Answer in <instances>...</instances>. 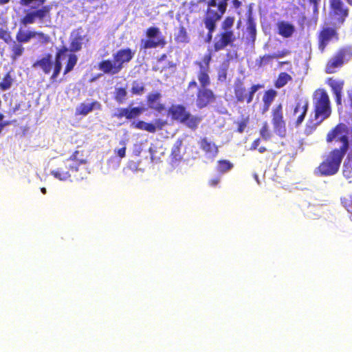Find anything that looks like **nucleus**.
I'll return each mask as SVG.
<instances>
[{
  "instance_id": "f3484780",
  "label": "nucleus",
  "mask_w": 352,
  "mask_h": 352,
  "mask_svg": "<svg viewBox=\"0 0 352 352\" xmlns=\"http://www.w3.org/2000/svg\"><path fill=\"white\" fill-rule=\"evenodd\" d=\"M329 6L331 11L340 22L343 23L349 16V8L342 0H329Z\"/></svg>"
},
{
  "instance_id": "bb28decb",
  "label": "nucleus",
  "mask_w": 352,
  "mask_h": 352,
  "mask_svg": "<svg viewBox=\"0 0 352 352\" xmlns=\"http://www.w3.org/2000/svg\"><path fill=\"white\" fill-rule=\"evenodd\" d=\"M23 44V43L16 40L12 41V44L9 46L10 57L12 61L16 60L24 54L25 48Z\"/></svg>"
},
{
  "instance_id": "1a4fd4ad",
  "label": "nucleus",
  "mask_w": 352,
  "mask_h": 352,
  "mask_svg": "<svg viewBox=\"0 0 352 352\" xmlns=\"http://www.w3.org/2000/svg\"><path fill=\"white\" fill-rule=\"evenodd\" d=\"M352 58V48L344 47L338 49L331 56L325 65V72L329 74L336 73L345 63Z\"/></svg>"
},
{
  "instance_id": "c9c22d12",
  "label": "nucleus",
  "mask_w": 352,
  "mask_h": 352,
  "mask_svg": "<svg viewBox=\"0 0 352 352\" xmlns=\"http://www.w3.org/2000/svg\"><path fill=\"white\" fill-rule=\"evenodd\" d=\"M127 91L124 87L116 88L114 92V99L118 103H123L126 100Z\"/></svg>"
},
{
  "instance_id": "20e7f679",
  "label": "nucleus",
  "mask_w": 352,
  "mask_h": 352,
  "mask_svg": "<svg viewBox=\"0 0 352 352\" xmlns=\"http://www.w3.org/2000/svg\"><path fill=\"white\" fill-rule=\"evenodd\" d=\"M68 50V48L65 45H62L56 50L54 63L52 61V54L47 53L45 54L43 57L36 60L32 64V67L40 68L45 74H50L52 70V67L54 65V70L52 74L50 76V80L52 82H54L56 80V78L62 69V56L67 52Z\"/></svg>"
},
{
  "instance_id": "c85d7f7f",
  "label": "nucleus",
  "mask_w": 352,
  "mask_h": 352,
  "mask_svg": "<svg viewBox=\"0 0 352 352\" xmlns=\"http://www.w3.org/2000/svg\"><path fill=\"white\" fill-rule=\"evenodd\" d=\"M65 161L69 163L71 166H74L76 172L78 171V167L80 165L85 164L87 162L79 151H75Z\"/></svg>"
},
{
  "instance_id": "4be33fe9",
  "label": "nucleus",
  "mask_w": 352,
  "mask_h": 352,
  "mask_svg": "<svg viewBox=\"0 0 352 352\" xmlns=\"http://www.w3.org/2000/svg\"><path fill=\"white\" fill-rule=\"evenodd\" d=\"M199 144L208 157L214 160L217 157L219 148L213 142L208 140L207 138H201Z\"/></svg>"
},
{
  "instance_id": "c756f323",
  "label": "nucleus",
  "mask_w": 352,
  "mask_h": 352,
  "mask_svg": "<svg viewBox=\"0 0 352 352\" xmlns=\"http://www.w3.org/2000/svg\"><path fill=\"white\" fill-rule=\"evenodd\" d=\"M84 36L77 32L74 36L71 39L70 50L74 52L80 51L82 49Z\"/></svg>"
},
{
  "instance_id": "5701e85b",
  "label": "nucleus",
  "mask_w": 352,
  "mask_h": 352,
  "mask_svg": "<svg viewBox=\"0 0 352 352\" xmlns=\"http://www.w3.org/2000/svg\"><path fill=\"white\" fill-rule=\"evenodd\" d=\"M309 108L307 100L298 101L294 109V115L299 114L295 122L296 126L300 125L305 120Z\"/></svg>"
},
{
  "instance_id": "f704fd0d",
  "label": "nucleus",
  "mask_w": 352,
  "mask_h": 352,
  "mask_svg": "<svg viewBox=\"0 0 352 352\" xmlns=\"http://www.w3.org/2000/svg\"><path fill=\"white\" fill-rule=\"evenodd\" d=\"M233 167V164L228 160H221L217 162V170L220 173H225Z\"/></svg>"
},
{
  "instance_id": "a19ab883",
  "label": "nucleus",
  "mask_w": 352,
  "mask_h": 352,
  "mask_svg": "<svg viewBox=\"0 0 352 352\" xmlns=\"http://www.w3.org/2000/svg\"><path fill=\"white\" fill-rule=\"evenodd\" d=\"M144 86L142 82L138 81H133L132 83V87L131 92L133 95H141L144 91Z\"/></svg>"
},
{
  "instance_id": "423d86ee",
  "label": "nucleus",
  "mask_w": 352,
  "mask_h": 352,
  "mask_svg": "<svg viewBox=\"0 0 352 352\" xmlns=\"http://www.w3.org/2000/svg\"><path fill=\"white\" fill-rule=\"evenodd\" d=\"M351 138L352 132L349 127L344 123L340 122L328 131L325 140L327 144H339L338 148H334L333 149L346 154L350 147Z\"/></svg>"
},
{
  "instance_id": "f257e3e1",
  "label": "nucleus",
  "mask_w": 352,
  "mask_h": 352,
  "mask_svg": "<svg viewBox=\"0 0 352 352\" xmlns=\"http://www.w3.org/2000/svg\"><path fill=\"white\" fill-rule=\"evenodd\" d=\"M210 62V54H205L201 61L195 62V65L199 67V70L196 73V76L200 86L198 87V85L195 79H192L187 86L188 89L197 88L195 104L199 109L207 107L210 104L214 103L217 99V96L214 91L208 88L211 83L209 75Z\"/></svg>"
},
{
  "instance_id": "052dcab7",
  "label": "nucleus",
  "mask_w": 352,
  "mask_h": 352,
  "mask_svg": "<svg viewBox=\"0 0 352 352\" xmlns=\"http://www.w3.org/2000/svg\"><path fill=\"white\" fill-rule=\"evenodd\" d=\"M167 58V55L166 54H162L158 58L157 62H162Z\"/></svg>"
},
{
  "instance_id": "ea45409f",
  "label": "nucleus",
  "mask_w": 352,
  "mask_h": 352,
  "mask_svg": "<svg viewBox=\"0 0 352 352\" xmlns=\"http://www.w3.org/2000/svg\"><path fill=\"white\" fill-rule=\"evenodd\" d=\"M247 31L250 36V40L254 43L256 40V24L252 19H249L248 22Z\"/></svg>"
},
{
  "instance_id": "09e8293b",
  "label": "nucleus",
  "mask_w": 352,
  "mask_h": 352,
  "mask_svg": "<svg viewBox=\"0 0 352 352\" xmlns=\"http://www.w3.org/2000/svg\"><path fill=\"white\" fill-rule=\"evenodd\" d=\"M227 78V72L225 69H221L218 72L217 79L219 81L224 82Z\"/></svg>"
},
{
  "instance_id": "680f3d73",
  "label": "nucleus",
  "mask_w": 352,
  "mask_h": 352,
  "mask_svg": "<svg viewBox=\"0 0 352 352\" xmlns=\"http://www.w3.org/2000/svg\"><path fill=\"white\" fill-rule=\"evenodd\" d=\"M257 149L260 153H263L267 151V148L265 146H261Z\"/></svg>"
},
{
  "instance_id": "0eeeda50",
  "label": "nucleus",
  "mask_w": 352,
  "mask_h": 352,
  "mask_svg": "<svg viewBox=\"0 0 352 352\" xmlns=\"http://www.w3.org/2000/svg\"><path fill=\"white\" fill-rule=\"evenodd\" d=\"M345 155L336 149H331L324 156L323 160L317 167V174L324 177L336 175L339 171Z\"/></svg>"
},
{
  "instance_id": "49530a36",
  "label": "nucleus",
  "mask_w": 352,
  "mask_h": 352,
  "mask_svg": "<svg viewBox=\"0 0 352 352\" xmlns=\"http://www.w3.org/2000/svg\"><path fill=\"white\" fill-rule=\"evenodd\" d=\"M289 54V51L287 50H282L280 52H278L277 53H274L273 54H271V56H267L268 58H278L284 57Z\"/></svg>"
},
{
  "instance_id": "b1692460",
  "label": "nucleus",
  "mask_w": 352,
  "mask_h": 352,
  "mask_svg": "<svg viewBox=\"0 0 352 352\" xmlns=\"http://www.w3.org/2000/svg\"><path fill=\"white\" fill-rule=\"evenodd\" d=\"M161 97L162 95L160 92L151 93L148 94V96H146V103L148 107L159 113H161L163 111H164V104L159 102Z\"/></svg>"
},
{
  "instance_id": "39448f33",
  "label": "nucleus",
  "mask_w": 352,
  "mask_h": 352,
  "mask_svg": "<svg viewBox=\"0 0 352 352\" xmlns=\"http://www.w3.org/2000/svg\"><path fill=\"white\" fill-rule=\"evenodd\" d=\"M312 100L314 120L316 121V125H319L331 115L332 109L330 98L324 89L319 88L314 92Z\"/></svg>"
},
{
  "instance_id": "7ed1b4c3",
  "label": "nucleus",
  "mask_w": 352,
  "mask_h": 352,
  "mask_svg": "<svg viewBox=\"0 0 352 352\" xmlns=\"http://www.w3.org/2000/svg\"><path fill=\"white\" fill-rule=\"evenodd\" d=\"M234 24V16H226L221 23V30L215 35L212 49L208 54L225 50L228 47H233L236 41V36L232 29Z\"/></svg>"
},
{
  "instance_id": "5fc2aeb1",
  "label": "nucleus",
  "mask_w": 352,
  "mask_h": 352,
  "mask_svg": "<svg viewBox=\"0 0 352 352\" xmlns=\"http://www.w3.org/2000/svg\"><path fill=\"white\" fill-rule=\"evenodd\" d=\"M219 178L215 177V178L210 179L208 182V184L210 186L214 187L219 184Z\"/></svg>"
},
{
  "instance_id": "a211bd4d",
  "label": "nucleus",
  "mask_w": 352,
  "mask_h": 352,
  "mask_svg": "<svg viewBox=\"0 0 352 352\" xmlns=\"http://www.w3.org/2000/svg\"><path fill=\"white\" fill-rule=\"evenodd\" d=\"M222 17L219 15H216L211 12L206 11V14L204 18V23L206 28L208 30L206 41L210 43L212 38V34L217 28V22Z\"/></svg>"
},
{
  "instance_id": "e2e57ef3",
  "label": "nucleus",
  "mask_w": 352,
  "mask_h": 352,
  "mask_svg": "<svg viewBox=\"0 0 352 352\" xmlns=\"http://www.w3.org/2000/svg\"><path fill=\"white\" fill-rule=\"evenodd\" d=\"M10 0H0V5H4L10 2Z\"/></svg>"
},
{
  "instance_id": "c03bdc74",
  "label": "nucleus",
  "mask_w": 352,
  "mask_h": 352,
  "mask_svg": "<svg viewBox=\"0 0 352 352\" xmlns=\"http://www.w3.org/2000/svg\"><path fill=\"white\" fill-rule=\"evenodd\" d=\"M128 108H121L118 109V111L113 114V117L117 118L118 119H121L123 117H125L127 119L128 116Z\"/></svg>"
},
{
  "instance_id": "a18cd8bd",
  "label": "nucleus",
  "mask_w": 352,
  "mask_h": 352,
  "mask_svg": "<svg viewBox=\"0 0 352 352\" xmlns=\"http://www.w3.org/2000/svg\"><path fill=\"white\" fill-rule=\"evenodd\" d=\"M267 56H271V54H265L263 56L260 57V58L256 60V65L258 67H262L272 60V58H267Z\"/></svg>"
},
{
  "instance_id": "de8ad7c7",
  "label": "nucleus",
  "mask_w": 352,
  "mask_h": 352,
  "mask_svg": "<svg viewBox=\"0 0 352 352\" xmlns=\"http://www.w3.org/2000/svg\"><path fill=\"white\" fill-rule=\"evenodd\" d=\"M34 1H38L39 5H43L46 0H20L19 3L23 6H30Z\"/></svg>"
},
{
  "instance_id": "4c0bfd02",
  "label": "nucleus",
  "mask_w": 352,
  "mask_h": 352,
  "mask_svg": "<svg viewBox=\"0 0 352 352\" xmlns=\"http://www.w3.org/2000/svg\"><path fill=\"white\" fill-rule=\"evenodd\" d=\"M260 135L265 141H268L272 138V132L267 122L263 123L262 127L260 129Z\"/></svg>"
},
{
  "instance_id": "79ce46f5",
  "label": "nucleus",
  "mask_w": 352,
  "mask_h": 352,
  "mask_svg": "<svg viewBox=\"0 0 352 352\" xmlns=\"http://www.w3.org/2000/svg\"><path fill=\"white\" fill-rule=\"evenodd\" d=\"M143 111H144V109L140 107H133L131 109L128 108L129 113H128L127 119L131 120V119L138 117L139 116H140L142 114Z\"/></svg>"
},
{
  "instance_id": "6e6552de",
  "label": "nucleus",
  "mask_w": 352,
  "mask_h": 352,
  "mask_svg": "<svg viewBox=\"0 0 352 352\" xmlns=\"http://www.w3.org/2000/svg\"><path fill=\"white\" fill-rule=\"evenodd\" d=\"M168 113L172 120L184 124L191 130L197 129L201 121V117L192 115L183 104L171 105Z\"/></svg>"
},
{
  "instance_id": "bf43d9fd",
  "label": "nucleus",
  "mask_w": 352,
  "mask_h": 352,
  "mask_svg": "<svg viewBox=\"0 0 352 352\" xmlns=\"http://www.w3.org/2000/svg\"><path fill=\"white\" fill-rule=\"evenodd\" d=\"M348 100L349 102V105L352 108V91L347 92Z\"/></svg>"
},
{
  "instance_id": "7c9ffc66",
  "label": "nucleus",
  "mask_w": 352,
  "mask_h": 352,
  "mask_svg": "<svg viewBox=\"0 0 352 352\" xmlns=\"http://www.w3.org/2000/svg\"><path fill=\"white\" fill-rule=\"evenodd\" d=\"M175 41L177 43H187L190 41L187 30L184 25H179L178 32L175 35Z\"/></svg>"
},
{
  "instance_id": "aec40b11",
  "label": "nucleus",
  "mask_w": 352,
  "mask_h": 352,
  "mask_svg": "<svg viewBox=\"0 0 352 352\" xmlns=\"http://www.w3.org/2000/svg\"><path fill=\"white\" fill-rule=\"evenodd\" d=\"M183 140L178 138L173 145L170 154V164L173 166H177L183 160L182 151Z\"/></svg>"
},
{
  "instance_id": "69168bd1",
  "label": "nucleus",
  "mask_w": 352,
  "mask_h": 352,
  "mask_svg": "<svg viewBox=\"0 0 352 352\" xmlns=\"http://www.w3.org/2000/svg\"><path fill=\"white\" fill-rule=\"evenodd\" d=\"M350 6H352V0H345Z\"/></svg>"
},
{
  "instance_id": "8fccbe9b",
  "label": "nucleus",
  "mask_w": 352,
  "mask_h": 352,
  "mask_svg": "<svg viewBox=\"0 0 352 352\" xmlns=\"http://www.w3.org/2000/svg\"><path fill=\"white\" fill-rule=\"evenodd\" d=\"M120 144H123V146L116 151H115L120 158H123L125 157L126 155V146L125 143L122 141L120 142Z\"/></svg>"
},
{
  "instance_id": "6ab92c4d",
  "label": "nucleus",
  "mask_w": 352,
  "mask_h": 352,
  "mask_svg": "<svg viewBox=\"0 0 352 352\" xmlns=\"http://www.w3.org/2000/svg\"><path fill=\"white\" fill-rule=\"evenodd\" d=\"M166 124V121H164L161 119H157L155 120V123H148L142 120H139L138 122H133L131 126L140 130H143L148 131L149 133H154L156 132L157 129L161 130L163 126Z\"/></svg>"
},
{
  "instance_id": "4d7b16f0",
  "label": "nucleus",
  "mask_w": 352,
  "mask_h": 352,
  "mask_svg": "<svg viewBox=\"0 0 352 352\" xmlns=\"http://www.w3.org/2000/svg\"><path fill=\"white\" fill-rule=\"evenodd\" d=\"M320 0H309L311 4L314 5V10L316 11L318 10V4Z\"/></svg>"
},
{
  "instance_id": "37998d69",
  "label": "nucleus",
  "mask_w": 352,
  "mask_h": 352,
  "mask_svg": "<svg viewBox=\"0 0 352 352\" xmlns=\"http://www.w3.org/2000/svg\"><path fill=\"white\" fill-rule=\"evenodd\" d=\"M0 39L3 40L6 43H9L12 40L11 32L8 29L0 27Z\"/></svg>"
},
{
  "instance_id": "338daca9",
  "label": "nucleus",
  "mask_w": 352,
  "mask_h": 352,
  "mask_svg": "<svg viewBox=\"0 0 352 352\" xmlns=\"http://www.w3.org/2000/svg\"><path fill=\"white\" fill-rule=\"evenodd\" d=\"M18 109H19V107H15V108L13 109V111H14V112H15V111H16V110H17Z\"/></svg>"
},
{
  "instance_id": "e433bc0d",
  "label": "nucleus",
  "mask_w": 352,
  "mask_h": 352,
  "mask_svg": "<svg viewBox=\"0 0 352 352\" xmlns=\"http://www.w3.org/2000/svg\"><path fill=\"white\" fill-rule=\"evenodd\" d=\"M328 85L331 87L334 94L342 92L344 82L342 81H336L332 78L328 80Z\"/></svg>"
},
{
  "instance_id": "58836bf2",
  "label": "nucleus",
  "mask_w": 352,
  "mask_h": 352,
  "mask_svg": "<svg viewBox=\"0 0 352 352\" xmlns=\"http://www.w3.org/2000/svg\"><path fill=\"white\" fill-rule=\"evenodd\" d=\"M250 122V116L242 115L241 120L238 122H236L238 127L236 131L241 133L244 131L245 129L247 127L248 124Z\"/></svg>"
},
{
  "instance_id": "2f4dec72",
  "label": "nucleus",
  "mask_w": 352,
  "mask_h": 352,
  "mask_svg": "<svg viewBox=\"0 0 352 352\" xmlns=\"http://www.w3.org/2000/svg\"><path fill=\"white\" fill-rule=\"evenodd\" d=\"M292 80V77L287 72H281L278 74L274 82L276 88L280 89L286 85L289 82Z\"/></svg>"
},
{
  "instance_id": "864d4df0",
  "label": "nucleus",
  "mask_w": 352,
  "mask_h": 352,
  "mask_svg": "<svg viewBox=\"0 0 352 352\" xmlns=\"http://www.w3.org/2000/svg\"><path fill=\"white\" fill-rule=\"evenodd\" d=\"M232 6L234 9H239L241 8L242 3L239 0H232Z\"/></svg>"
},
{
  "instance_id": "473e14b6",
  "label": "nucleus",
  "mask_w": 352,
  "mask_h": 352,
  "mask_svg": "<svg viewBox=\"0 0 352 352\" xmlns=\"http://www.w3.org/2000/svg\"><path fill=\"white\" fill-rule=\"evenodd\" d=\"M77 62V56L74 53L69 54L67 56V60L63 71V74L66 75L67 74L72 72L74 69V67L76 65Z\"/></svg>"
},
{
  "instance_id": "0e129e2a",
  "label": "nucleus",
  "mask_w": 352,
  "mask_h": 352,
  "mask_svg": "<svg viewBox=\"0 0 352 352\" xmlns=\"http://www.w3.org/2000/svg\"><path fill=\"white\" fill-rule=\"evenodd\" d=\"M41 191L42 192L43 194H46V192H47L45 188H41Z\"/></svg>"
},
{
  "instance_id": "412c9836",
  "label": "nucleus",
  "mask_w": 352,
  "mask_h": 352,
  "mask_svg": "<svg viewBox=\"0 0 352 352\" xmlns=\"http://www.w3.org/2000/svg\"><path fill=\"white\" fill-rule=\"evenodd\" d=\"M229 0H208L207 3L206 11L219 15L222 17L226 13Z\"/></svg>"
},
{
  "instance_id": "9b49d317",
  "label": "nucleus",
  "mask_w": 352,
  "mask_h": 352,
  "mask_svg": "<svg viewBox=\"0 0 352 352\" xmlns=\"http://www.w3.org/2000/svg\"><path fill=\"white\" fill-rule=\"evenodd\" d=\"M145 35L147 38L141 40L140 50L163 48L167 44L165 36L162 34L160 28L157 27L151 26L148 28L145 32Z\"/></svg>"
},
{
  "instance_id": "4468645a",
  "label": "nucleus",
  "mask_w": 352,
  "mask_h": 352,
  "mask_svg": "<svg viewBox=\"0 0 352 352\" xmlns=\"http://www.w3.org/2000/svg\"><path fill=\"white\" fill-rule=\"evenodd\" d=\"M272 123L274 132L280 137H285L287 129L281 104H278L273 108L272 111Z\"/></svg>"
},
{
  "instance_id": "13d9d810",
  "label": "nucleus",
  "mask_w": 352,
  "mask_h": 352,
  "mask_svg": "<svg viewBox=\"0 0 352 352\" xmlns=\"http://www.w3.org/2000/svg\"><path fill=\"white\" fill-rule=\"evenodd\" d=\"M10 124V122L9 121H1L0 122V127H1V133L2 132L3 128Z\"/></svg>"
},
{
  "instance_id": "ddd939ff",
  "label": "nucleus",
  "mask_w": 352,
  "mask_h": 352,
  "mask_svg": "<svg viewBox=\"0 0 352 352\" xmlns=\"http://www.w3.org/2000/svg\"><path fill=\"white\" fill-rule=\"evenodd\" d=\"M32 38H36L37 43L41 45L47 44L50 41V36L40 31H25L19 28L16 34V40L23 43H28Z\"/></svg>"
},
{
  "instance_id": "6e6d98bb",
  "label": "nucleus",
  "mask_w": 352,
  "mask_h": 352,
  "mask_svg": "<svg viewBox=\"0 0 352 352\" xmlns=\"http://www.w3.org/2000/svg\"><path fill=\"white\" fill-rule=\"evenodd\" d=\"M334 95L336 104L338 105H340L342 104V93L336 94Z\"/></svg>"
},
{
  "instance_id": "cd10ccee",
  "label": "nucleus",
  "mask_w": 352,
  "mask_h": 352,
  "mask_svg": "<svg viewBox=\"0 0 352 352\" xmlns=\"http://www.w3.org/2000/svg\"><path fill=\"white\" fill-rule=\"evenodd\" d=\"M277 94V91L273 89H270L264 92L262 99L263 102V113H266L269 110Z\"/></svg>"
},
{
  "instance_id": "774afa93",
  "label": "nucleus",
  "mask_w": 352,
  "mask_h": 352,
  "mask_svg": "<svg viewBox=\"0 0 352 352\" xmlns=\"http://www.w3.org/2000/svg\"><path fill=\"white\" fill-rule=\"evenodd\" d=\"M199 1L200 3H201V2H206V0H199Z\"/></svg>"
},
{
  "instance_id": "603ef678",
  "label": "nucleus",
  "mask_w": 352,
  "mask_h": 352,
  "mask_svg": "<svg viewBox=\"0 0 352 352\" xmlns=\"http://www.w3.org/2000/svg\"><path fill=\"white\" fill-rule=\"evenodd\" d=\"M142 148H141V146L140 144H135L134 145V149H133V153L136 155V156H139L142 152Z\"/></svg>"
},
{
  "instance_id": "f03ea898",
  "label": "nucleus",
  "mask_w": 352,
  "mask_h": 352,
  "mask_svg": "<svg viewBox=\"0 0 352 352\" xmlns=\"http://www.w3.org/2000/svg\"><path fill=\"white\" fill-rule=\"evenodd\" d=\"M133 56L134 52L131 49L122 48L113 54L112 59H104L99 62L98 68L105 74L113 76L119 74Z\"/></svg>"
},
{
  "instance_id": "a878e982",
  "label": "nucleus",
  "mask_w": 352,
  "mask_h": 352,
  "mask_svg": "<svg viewBox=\"0 0 352 352\" xmlns=\"http://www.w3.org/2000/svg\"><path fill=\"white\" fill-rule=\"evenodd\" d=\"M102 108L101 104L96 100L93 101L90 104L84 102L80 103L76 108V116H87L89 113L91 112L94 109L100 110Z\"/></svg>"
},
{
  "instance_id": "dca6fc26",
  "label": "nucleus",
  "mask_w": 352,
  "mask_h": 352,
  "mask_svg": "<svg viewBox=\"0 0 352 352\" xmlns=\"http://www.w3.org/2000/svg\"><path fill=\"white\" fill-rule=\"evenodd\" d=\"M76 168L65 160L56 170L51 171V175L59 180H67L72 177H76Z\"/></svg>"
},
{
  "instance_id": "3c124183",
  "label": "nucleus",
  "mask_w": 352,
  "mask_h": 352,
  "mask_svg": "<svg viewBox=\"0 0 352 352\" xmlns=\"http://www.w3.org/2000/svg\"><path fill=\"white\" fill-rule=\"evenodd\" d=\"M260 142H261V140L260 138H257L255 140L253 141V142L252 143L251 146H250V150L251 151H254L256 149L258 148L259 144H260Z\"/></svg>"
},
{
  "instance_id": "9d476101",
  "label": "nucleus",
  "mask_w": 352,
  "mask_h": 352,
  "mask_svg": "<svg viewBox=\"0 0 352 352\" xmlns=\"http://www.w3.org/2000/svg\"><path fill=\"white\" fill-rule=\"evenodd\" d=\"M51 10L52 6L45 5L40 8L28 10L21 19L20 24L23 26L38 23L50 22L51 21Z\"/></svg>"
},
{
  "instance_id": "2eb2a0df",
  "label": "nucleus",
  "mask_w": 352,
  "mask_h": 352,
  "mask_svg": "<svg viewBox=\"0 0 352 352\" xmlns=\"http://www.w3.org/2000/svg\"><path fill=\"white\" fill-rule=\"evenodd\" d=\"M338 33L336 28L322 27L318 34V49L324 52L327 46L333 40L338 41Z\"/></svg>"
},
{
  "instance_id": "72a5a7b5",
  "label": "nucleus",
  "mask_w": 352,
  "mask_h": 352,
  "mask_svg": "<svg viewBox=\"0 0 352 352\" xmlns=\"http://www.w3.org/2000/svg\"><path fill=\"white\" fill-rule=\"evenodd\" d=\"M14 82L10 72H7L0 82V90L6 91L10 89Z\"/></svg>"
},
{
  "instance_id": "f8f14e48",
  "label": "nucleus",
  "mask_w": 352,
  "mask_h": 352,
  "mask_svg": "<svg viewBox=\"0 0 352 352\" xmlns=\"http://www.w3.org/2000/svg\"><path fill=\"white\" fill-rule=\"evenodd\" d=\"M263 87L264 85L262 84L253 85L247 91L243 81L238 79L234 85L235 98L239 102H245L247 104H249L252 102L254 94L260 89L263 88Z\"/></svg>"
},
{
  "instance_id": "393cba45",
  "label": "nucleus",
  "mask_w": 352,
  "mask_h": 352,
  "mask_svg": "<svg viewBox=\"0 0 352 352\" xmlns=\"http://www.w3.org/2000/svg\"><path fill=\"white\" fill-rule=\"evenodd\" d=\"M277 33L283 38H290L296 31L295 26L286 21H279L276 23Z\"/></svg>"
}]
</instances>
